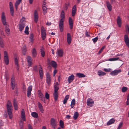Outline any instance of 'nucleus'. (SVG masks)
Segmentation results:
<instances>
[{"label":"nucleus","instance_id":"1","mask_svg":"<svg viewBox=\"0 0 129 129\" xmlns=\"http://www.w3.org/2000/svg\"><path fill=\"white\" fill-rule=\"evenodd\" d=\"M1 20L2 22L4 25H6V32L8 34V35H9L10 34V30L8 28L9 26L7 25L6 22V18L5 15V13L4 12H2L1 15Z\"/></svg>","mask_w":129,"mask_h":129},{"label":"nucleus","instance_id":"2","mask_svg":"<svg viewBox=\"0 0 129 129\" xmlns=\"http://www.w3.org/2000/svg\"><path fill=\"white\" fill-rule=\"evenodd\" d=\"M7 112L9 115V118L10 119H12L13 116L12 114V105H7Z\"/></svg>","mask_w":129,"mask_h":129},{"label":"nucleus","instance_id":"3","mask_svg":"<svg viewBox=\"0 0 129 129\" xmlns=\"http://www.w3.org/2000/svg\"><path fill=\"white\" fill-rule=\"evenodd\" d=\"M41 37L43 40H44L46 37V30L44 27L42 26L41 27Z\"/></svg>","mask_w":129,"mask_h":129},{"label":"nucleus","instance_id":"4","mask_svg":"<svg viewBox=\"0 0 129 129\" xmlns=\"http://www.w3.org/2000/svg\"><path fill=\"white\" fill-rule=\"evenodd\" d=\"M64 19H61L59 21V26L60 30V31L61 32H62L63 30V22Z\"/></svg>","mask_w":129,"mask_h":129},{"label":"nucleus","instance_id":"5","mask_svg":"<svg viewBox=\"0 0 129 129\" xmlns=\"http://www.w3.org/2000/svg\"><path fill=\"white\" fill-rule=\"evenodd\" d=\"M15 79L14 76L12 75L11 79V85L12 89H14L15 88L16 84L15 83Z\"/></svg>","mask_w":129,"mask_h":129},{"label":"nucleus","instance_id":"6","mask_svg":"<svg viewBox=\"0 0 129 129\" xmlns=\"http://www.w3.org/2000/svg\"><path fill=\"white\" fill-rule=\"evenodd\" d=\"M4 60L5 63L7 65L8 64L9 60L8 57V54L7 52L6 51H5L4 53Z\"/></svg>","mask_w":129,"mask_h":129},{"label":"nucleus","instance_id":"7","mask_svg":"<svg viewBox=\"0 0 129 129\" xmlns=\"http://www.w3.org/2000/svg\"><path fill=\"white\" fill-rule=\"evenodd\" d=\"M26 59L27 62L28 66L29 67L31 66L33 64L32 59L31 57L29 56H28Z\"/></svg>","mask_w":129,"mask_h":129},{"label":"nucleus","instance_id":"8","mask_svg":"<svg viewBox=\"0 0 129 129\" xmlns=\"http://www.w3.org/2000/svg\"><path fill=\"white\" fill-rule=\"evenodd\" d=\"M124 40L126 46L129 47V39L127 35H125L124 37Z\"/></svg>","mask_w":129,"mask_h":129},{"label":"nucleus","instance_id":"9","mask_svg":"<svg viewBox=\"0 0 129 129\" xmlns=\"http://www.w3.org/2000/svg\"><path fill=\"white\" fill-rule=\"evenodd\" d=\"M121 72V70L120 69L118 70H115L112 71L110 73V74L112 76H115L118 75V73H120Z\"/></svg>","mask_w":129,"mask_h":129},{"label":"nucleus","instance_id":"10","mask_svg":"<svg viewBox=\"0 0 129 129\" xmlns=\"http://www.w3.org/2000/svg\"><path fill=\"white\" fill-rule=\"evenodd\" d=\"M51 81V78L50 75L49 73L48 72L47 73L46 75V81L48 85H49L50 84Z\"/></svg>","mask_w":129,"mask_h":129},{"label":"nucleus","instance_id":"11","mask_svg":"<svg viewBox=\"0 0 129 129\" xmlns=\"http://www.w3.org/2000/svg\"><path fill=\"white\" fill-rule=\"evenodd\" d=\"M56 53L58 56L61 57L63 56V50L61 49H59L57 50Z\"/></svg>","mask_w":129,"mask_h":129},{"label":"nucleus","instance_id":"12","mask_svg":"<svg viewBox=\"0 0 129 129\" xmlns=\"http://www.w3.org/2000/svg\"><path fill=\"white\" fill-rule=\"evenodd\" d=\"M51 124L52 127L55 129V126L56 125V122L55 119L53 118H52L51 120Z\"/></svg>","mask_w":129,"mask_h":129},{"label":"nucleus","instance_id":"13","mask_svg":"<svg viewBox=\"0 0 129 129\" xmlns=\"http://www.w3.org/2000/svg\"><path fill=\"white\" fill-rule=\"evenodd\" d=\"M39 71L40 76L41 78L42 79L43 78V71L41 66L39 64Z\"/></svg>","mask_w":129,"mask_h":129},{"label":"nucleus","instance_id":"14","mask_svg":"<svg viewBox=\"0 0 129 129\" xmlns=\"http://www.w3.org/2000/svg\"><path fill=\"white\" fill-rule=\"evenodd\" d=\"M71 41L72 39L71 35L69 33H68L67 34V41L68 44H70Z\"/></svg>","mask_w":129,"mask_h":129},{"label":"nucleus","instance_id":"15","mask_svg":"<svg viewBox=\"0 0 129 129\" xmlns=\"http://www.w3.org/2000/svg\"><path fill=\"white\" fill-rule=\"evenodd\" d=\"M32 86L31 85L29 86L27 88V95L28 97H29L31 94V92L32 90Z\"/></svg>","mask_w":129,"mask_h":129},{"label":"nucleus","instance_id":"16","mask_svg":"<svg viewBox=\"0 0 129 129\" xmlns=\"http://www.w3.org/2000/svg\"><path fill=\"white\" fill-rule=\"evenodd\" d=\"M39 96L41 100L43 101H44L45 100V98L44 97L43 94L41 92L40 90L38 91Z\"/></svg>","mask_w":129,"mask_h":129},{"label":"nucleus","instance_id":"17","mask_svg":"<svg viewBox=\"0 0 129 129\" xmlns=\"http://www.w3.org/2000/svg\"><path fill=\"white\" fill-rule=\"evenodd\" d=\"M38 16L37 11L35 10L34 12V20L36 22H37L38 21Z\"/></svg>","mask_w":129,"mask_h":129},{"label":"nucleus","instance_id":"18","mask_svg":"<svg viewBox=\"0 0 129 129\" xmlns=\"http://www.w3.org/2000/svg\"><path fill=\"white\" fill-rule=\"evenodd\" d=\"M19 29L20 31H21L24 29L25 27V24L24 23L21 22L18 25Z\"/></svg>","mask_w":129,"mask_h":129},{"label":"nucleus","instance_id":"19","mask_svg":"<svg viewBox=\"0 0 129 129\" xmlns=\"http://www.w3.org/2000/svg\"><path fill=\"white\" fill-rule=\"evenodd\" d=\"M69 22L70 25V28L71 29H72L73 26V22L72 19L70 17L69 18Z\"/></svg>","mask_w":129,"mask_h":129},{"label":"nucleus","instance_id":"20","mask_svg":"<svg viewBox=\"0 0 129 129\" xmlns=\"http://www.w3.org/2000/svg\"><path fill=\"white\" fill-rule=\"evenodd\" d=\"M74 76L73 74H72L68 77V81L69 83H71L74 79Z\"/></svg>","mask_w":129,"mask_h":129},{"label":"nucleus","instance_id":"21","mask_svg":"<svg viewBox=\"0 0 129 129\" xmlns=\"http://www.w3.org/2000/svg\"><path fill=\"white\" fill-rule=\"evenodd\" d=\"M117 24L119 27H120L121 24V20L120 16H118L117 19Z\"/></svg>","mask_w":129,"mask_h":129},{"label":"nucleus","instance_id":"22","mask_svg":"<svg viewBox=\"0 0 129 129\" xmlns=\"http://www.w3.org/2000/svg\"><path fill=\"white\" fill-rule=\"evenodd\" d=\"M21 118L23 121H25V115L24 109H22L21 111Z\"/></svg>","mask_w":129,"mask_h":129},{"label":"nucleus","instance_id":"23","mask_svg":"<svg viewBox=\"0 0 129 129\" xmlns=\"http://www.w3.org/2000/svg\"><path fill=\"white\" fill-rule=\"evenodd\" d=\"M106 3L107 5V6L108 9L109 11H111L112 10V6L109 3V2L108 1H107L106 2Z\"/></svg>","mask_w":129,"mask_h":129},{"label":"nucleus","instance_id":"24","mask_svg":"<svg viewBox=\"0 0 129 129\" xmlns=\"http://www.w3.org/2000/svg\"><path fill=\"white\" fill-rule=\"evenodd\" d=\"M87 105L93 104H94V102L91 99L88 98L87 100Z\"/></svg>","mask_w":129,"mask_h":129},{"label":"nucleus","instance_id":"25","mask_svg":"<svg viewBox=\"0 0 129 129\" xmlns=\"http://www.w3.org/2000/svg\"><path fill=\"white\" fill-rule=\"evenodd\" d=\"M59 84L58 82H56L54 85V91H58V90L59 88V87L58 86Z\"/></svg>","mask_w":129,"mask_h":129},{"label":"nucleus","instance_id":"26","mask_svg":"<svg viewBox=\"0 0 129 129\" xmlns=\"http://www.w3.org/2000/svg\"><path fill=\"white\" fill-rule=\"evenodd\" d=\"M115 121L114 119L113 118H112L110 119L107 123V125H109L113 123Z\"/></svg>","mask_w":129,"mask_h":129},{"label":"nucleus","instance_id":"27","mask_svg":"<svg viewBox=\"0 0 129 129\" xmlns=\"http://www.w3.org/2000/svg\"><path fill=\"white\" fill-rule=\"evenodd\" d=\"M58 91H54L53 93L54 98L55 101H56L58 97V94L57 93Z\"/></svg>","mask_w":129,"mask_h":129},{"label":"nucleus","instance_id":"28","mask_svg":"<svg viewBox=\"0 0 129 129\" xmlns=\"http://www.w3.org/2000/svg\"><path fill=\"white\" fill-rule=\"evenodd\" d=\"M98 75L100 76H101L105 75L106 73L101 70L98 71Z\"/></svg>","mask_w":129,"mask_h":129},{"label":"nucleus","instance_id":"29","mask_svg":"<svg viewBox=\"0 0 129 129\" xmlns=\"http://www.w3.org/2000/svg\"><path fill=\"white\" fill-rule=\"evenodd\" d=\"M76 75L79 78L84 77H85V75L82 73H77Z\"/></svg>","mask_w":129,"mask_h":129},{"label":"nucleus","instance_id":"30","mask_svg":"<svg viewBox=\"0 0 129 129\" xmlns=\"http://www.w3.org/2000/svg\"><path fill=\"white\" fill-rule=\"evenodd\" d=\"M32 53L33 57H35L37 54L35 48H34L33 49Z\"/></svg>","mask_w":129,"mask_h":129},{"label":"nucleus","instance_id":"31","mask_svg":"<svg viewBox=\"0 0 129 129\" xmlns=\"http://www.w3.org/2000/svg\"><path fill=\"white\" fill-rule=\"evenodd\" d=\"M69 98V95H67L65 97L63 101V104H65L67 102V101Z\"/></svg>","mask_w":129,"mask_h":129},{"label":"nucleus","instance_id":"32","mask_svg":"<svg viewBox=\"0 0 129 129\" xmlns=\"http://www.w3.org/2000/svg\"><path fill=\"white\" fill-rule=\"evenodd\" d=\"M51 64L52 66L55 68L57 67V64L56 62L54 61H52L51 62Z\"/></svg>","mask_w":129,"mask_h":129},{"label":"nucleus","instance_id":"33","mask_svg":"<svg viewBox=\"0 0 129 129\" xmlns=\"http://www.w3.org/2000/svg\"><path fill=\"white\" fill-rule=\"evenodd\" d=\"M31 115L32 116L35 118H37L38 117V113L36 112H33L32 113Z\"/></svg>","mask_w":129,"mask_h":129},{"label":"nucleus","instance_id":"34","mask_svg":"<svg viewBox=\"0 0 129 129\" xmlns=\"http://www.w3.org/2000/svg\"><path fill=\"white\" fill-rule=\"evenodd\" d=\"M79 115L77 112H76L74 114L73 116V118L75 120H76L77 118Z\"/></svg>","mask_w":129,"mask_h":129},{"label":"nucleus","instance_id":"35","mask_svg":"<svg viewBox=\"0 0 129 129\" xmlns=\"http://www.w3.org/2000/svg\"><path fill=\"white\" fill-rule=\"evenodd\" d=\"M0 46L2 48H3L4 46V42L2 40V38L1 37H0Z\"/></svg>","mask_w":129,"mask_h":129},{"label":"nucleus","instance_id":"36","mask_svg":"<svg viewBox=\"0 0 129 129\" xmlns=\"http://www.w3.org/2000/svg\"><path fill=\"white\" fill-rule=\"evenodd\" d=\"M40 50L41 55L43 57H44L45 54V53L44 51V48H42L40 49Z\"/></svg>","mask_w":129,"mask_h":129},{"label":"nucleus","instance_id":"37","mask_svg":"<svg viewBox=\"0 0 129 129\" xmlns=\"http://www.w3.org/2000/svg\"><path fill=\"white\" fill-rule=\"evenodd\" d=\"M47 8L45 6H43V10L44 14H45L47 13Z\"/></svg>","mask_w":129,"mask_h":129},{"label":"nucleus","instance_id":"38","mask_svg":"<svg viewBox=\"0 0 129 129\" xmlns=\"http://www.w3.org/2000/svg\"><path fill=\"white\" fill-rule=\"evenodd\" d=\"M11 14L12 16L14 15V10L13 7H10Z\"/></svg>","mask_w":129,"mask_h":129},{"label":"nucleus","instance_id":"39","mask_svg":"<svg viewBox=\"0 0 129 129\" xmlns=\"http://www.w3.org/2000/svg\"><path fill=\"white\" fill-rule=\"evenodd\" d=\"M61 19H64V12L63 10H62L61 11Z\"/></svg>","mask_w":129,"mask_h":129},{"label":"nucleus","instance_id":"40","mask_svg":"<svg viewBox=\"0 0 129 129\" xmlns=\"http://www.w3.org/2000/svg\"><path fill=\"white\" fill-rule=\"evenodd\" d=\"M38 107L40 111L42 113H43L44 110L42 105H38Z\"/></svg>","mask_w":129,"mask_h":129},{"label":"nucleus","instance_id":"41","mask_svg":"<svg viewBox=\"0 0 129 129\" xmlns=\"http://www.w3.org/2000/svg\"><path fill=\"white\" fill-rule=\"evenodd\" d=\"M16 66H17V69H18V61L17 59V58H15L14 60Z\"/></svg>","mask_w":129,"mask_h":129},{"label":"nucleus","instance_id":"42","mask_svg":"<svg viewBox=\"0 0 129 129\" xmlns=\"http://www.w3.org/2000/svg\"><path fill=\"white\" fill-rule=\"evenodd\" d=\"M127 89L128 88L126 87H123L122 88V91L123 92H125L127 91Z\"/></svg>","mask_w":129,"mask_h":129},{"label":"nucleus","instance_id":"43","mask_svg":"<svg viewBox=\"0 0 129 129\" xmlns=\"http://www.w3.org/2000/svg\"><path fill=\"white\" fill-rule=\"evenodd\" d=\"M29 29L28 27V26H26L25 27V29L24 31V33L28 35L29 34L28 30Z\"/></svg>","mask_w":129,"mask_h":129},{"label":"nucleus","instance_id":"44","mask_svg":"<svg viewBox=\"0 0 129 129\" xmlns=\"http://www.w3.org/2000/svg\"><path fill=\"white\" fill-rule=\"evenodd\" d=\"M64 124V123L63 121L61 120H60L59 121V125L61 128H63Z\"/></svg>","mask_w":129,"mask_h":129},{"label":"nucleus","instance_id":"45","mask_svg":"<svg viewBox=\"0 0 129 129\" xmlns=\"http://www.w3.org/2000/svg\"><path fill=\"white\" fill-rule=\"evenodd\" d=\"M21 2V0H18L17 1L15 4V6H18Z\"/></svg>","mask_w":129,"mask_h":129},{"label":"nucleus","instance_id":"46","mask_svg":"<svg viewBox=\"0 0 129 129\" xmlns=\"http://www.w3.org/2000/svg\"><path fill=\"white\" fill-rule=\"evenodd\" d=\"M105 47V46H104L103 47H102L101 48V49L100 50V51H99L98 53V54L99 55L103 51V50L104 49V48Z\"/></svg>","mask_w":129,"mask_h":129},{"label":"nucleus","instance_id":"47","mask_svg":"<svg viewBox=\"0 0 129 129\" xmlns=\"http://www.w3.org/2000/svg\"><path fill=\"white\" fill-rule=\"evenodd\" d=\"M69 3H68V4H65L64 7V10H66L67 9L68 7L69 6Z\"/></svg>","mask_w":129,"mask_h":129},{"label":"nucleus","instance_id":"48","mask_svg":"<svg viewBox=\"0 0 129 129\" xmlns=\"http://www.w3.org/2000/svg\"><path fill=\"white\" fill-rule=\"evenodd\" d=\"M45 98H46L47 99H49V95L48 93L47 92H46L45 93Z\"/></svg>","mask_w":129,"mask_h":129},{"label":"nucleus","instance_id":"49","mask_svg":"<svg viewBox=\"0 0 129 129\" xmlns=\"http://www.w3.org/2000/svg\"><path fill=\"white\" fill-rule=\"evenodd\" d=\"M98 40V38L97 37H96L95 38L93 39H92V41L94 43H95Z\"/></svg>","mask_w":129,"mask_h":129},{"label":"nucleus","instance_id":"50","mask_svg":"<svg viewBox=\"0 0 129 129\" xmlns=\"http://www.w3.org/2000/svg\"><path fill=\"white\" fill-rule=\"evenodd\" d=\"M123 124V123L121 122L119 124L118 127L117 129H120L122 127Z\"/></svg>","mask_w":129,"mask_h":129},{"label":"nucleus","instance_id":"51","mask_svg":"<svg viewBox=\"0 0 129 129\" xmlns=\"http://www.w3.org/2000/svg\"><path fill=\"white\" fill-rule=\"evenodd\" d=\"M75 99H73L72 100L71 102V105H75Z\"/></svg>","mask_w":129,"mask_h":129},{"label":"nucleus","instance_id":"52","mask_svg":"<svg viewBox=\"0 0 129 129\" xmlns=\"http://www.w3.org/2000/svg\"><path fill=\"white\" fill-rule=\"evenodd\" d=\"M104 70L106 72H109L111 71V69H104Z\"/></svg>","mask_w":129,"mask_h":129},{"label":"nucleus","instance_id":"53","mask_svg":"<svg viewBox=\"0 0 129 129\" xmlns=\"http://www.w3.org/2000/svg\"><path fill=\"white\" fill-rule=\"evenodd\" d=\"M29 38L30 39L31 41H33V35L32 34H30Z\"/></svg>","mask_w":129,"mask_h":129},{"label":"nucleus","instance_id":"54","mask_svg":"<svg viewBox=\"0 0 129 129\" xmlns=\"http://www.w3.org/2000/svg\"><path fill=\"white\" fill-rule=\"evenodd\" d=\"M17 101L15 99H14L13 100V105H17Z\"/></svg>","mask_w":129,"mask_h":129},{"label":"nucleus","instance_id":"55","mask_svg":"<svg viewBox=\"0 0 129 129\" xmlns=\"http://www.w3.org/2000/svg\"><path fill=\"white\" fill-rule=\"evenodd\" d=\"M76 11L74 10H72V16H74L75 15Z\"/></svg>","mask_w":129,"mask_h":129},{"label":"nucleus","instance_id":"56","mask_svg":"<svg viewBox=\"0 0 129 129\" xmlns=\"http://www.w3.org/2000/svg\"><path fill=\"white\" fill-rule=\"evenodd\" d=\"M23 125V123L22 122H21L19 123V126L20 127V128L21 129L22 128Z\"/></svg>","mask_w":129,"mask_h":129},{"label":"nucleus","instance_id":"57","mask_svg":"<svg viewBox=\"0 0 129 129\" xmlns=\"http://www.w3.org/2000/svg\"><path fill=\"white\" fill-rule=\"evenodd\" d=\"M72 10H74V11H76V6L75 5H74L73 7Z\"/></svg>","mask_w":129,"mask_h":129},{"label":"nucleus","instance_id":"58","mask_svg":"<svg viewBox=\"0 0 129 129\" xmlns=\"http://www.w3.org/2000/svg\"><path fill=\"white\" fill-rule=\"evenodd\" d=\"M114 58H111L109 59L108 60H106L105 61L108 60L109 61H114Z\"/></svg>","mask_w":129,"mask_h":129},{"label":"nucleus","instance_id":"59","mask_svg":"<svg viewBox=\"0 0 129 129\" xmlns=\"http://www.w3.org/2000/svg\"><path fill=\"white\" fill-rule=\"evenodd\" d=\"M33 69L36 71H38L37 66H36L35 67H34L33 68Z\"/></svg>","mask_w":129,"mask_h":129},{"label":"nucleus","instance_id":"60","mask_svg":"<svg viewBox=\"0 0 129 129\" xmlns=\"http://www.w3.org/2000/svg\"><path fill=\"white\" fill-rule=\"evenodd\" d=\"M22 89L23 91H25L26 90L25 86V85H23L22 87Z\"/></svg>","mask_w":129,"mask_h":129},{"label":"nucleus","instance_id":"61","mask_svg":"<svg viewBox=\"0 0 129 129\" xmlns=\"http://www.w3.org/2000/svg\"><path fill=\"white\" fill-rule=\"evenodd\" d=\"M126 105H129V98H127V101H126Z\"/></svg>","mask_w":129,"mask_h":129},{"label":"nucleus","instance_id":"62","mask_svg":"<svg viewBox=\"0 0 129 129\" xmlns=\"http://www.w3.org/2000/svg\"><path fill=\"white\" fill-rule=\"evenodd\" d=\"M9 5L10 7H13V4L11 2H9Z\"/></svg>","mask_w":129,"mask_h":129},{"label":"nucleus","instance_id":"63","mask_svg":"<svg viewBox=\"0 0 129 129\" xmlns=\"http://www.w3.org/2000/svg\"><path fill=\"white\" fill-rule=\"evenodd\" d=\"M85 35L87 37H89L90 36L88 34V32L87 31H86L85 33Z\"/></svg>","mask_w":129,"mask_h":129},{"label":"nucleus","instance_id":"64","mask_svg":"<svg viewBox=\"0 0 129 129\" xmlns=\"http://www.w3.org/2000/svg\"><path fill=\"white\" fill-rule=\"evenodd\" d=\"M71 116L69 115H67L66 117V118L67 119H70Z\"/></svg>","mask_w":129,"mask_h":129}]
</instances>
